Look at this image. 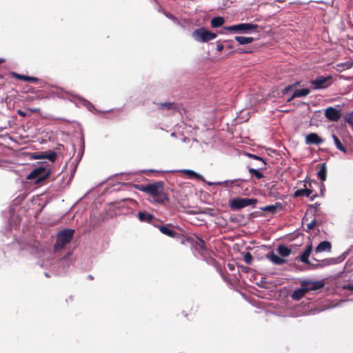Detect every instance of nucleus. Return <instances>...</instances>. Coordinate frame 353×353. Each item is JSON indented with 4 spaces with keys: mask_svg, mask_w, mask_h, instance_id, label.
Returning <instances> with one entry per match:
<instances>
[{
    "mask_svg": "<svg viewBox=\"0 0 353 353\" xmlns=\"http://www.w3.org/2000/svg\"><path fill=\"white\" fill-rule=\"evenodd\" d=\"M14 76L17 79H22L26 81L35 82L37 80V79L34 78V77L23 76V75H21V74H14Z\"/></svg>",
    "mask_w": 353,
    "mask_h": 353,
    "instance_id": "obj_24",
    "label": "nucleus"
},
{
    "mask_svg": "<svg viewBox=\"0 0 353 353\" xmlns=\"http://www.w3.org/2000/svg\"><path fill=\"white\" fill-rule=\"evenodd\" d=\"M224 23V19L221 17H214L211 20V26L213 28L221 26Z\"/></svg>",
    "mask_w": 353,
    "mask_h": 353,
    "instance_id": "obj_17",
    "label": "nucleus"
},
{
    "mask_svg": "<svg viewBox=\"0 0 353 353\" xmlns=\"http://www.w3.org/2000/svg\"><path fill=\"white\" fill-rule=\"evenodd\" d=\"M330 78L325 77H319L311 81V84L314 89H322L327 87V81Z\"/></svg>",
    "mask_w": 353,
    "mask_h": 353,
    "instance_id": "obj_9",
    "label": "nucleus"
},
{
    "mask_svg": "<svg viewBox=\"0 0 353 353\" xmlns=\"http://www.w3.org/2000/svg\"><path fill=\"white\" fill-rule=\"evenodd\" d=\"M294 85H290L283 90V93L288 92Z\"/></svg>",
    "mask_w": 353,
    "mask_h": 353,
    "instance_id": "obj_33",
    "label": "nucleus"
},
{
    "mask_svg": "<svg viewBox=\"0 0 353 353\" xmlns=\"http://www.w3.org/2000/svg\"><path fill=\"white\" fill-rule=\"evenodd\" d=\"M182 172L183 173H185L186 175H188V176H190V177H194V178H196V179H203V176L201 174L195 172L193 170H182Z\"/></svg>",
    "mask_w": 353,
    "mask_h": 353,
    "instance_id": "obj_21",
    "label": "nucleus"
},
{
    "mask_svg": "<svg viewBox=\"0 0 353 353\" xmlns=\"http://www.w3.org/2000/svg\"><path fill=\"white\" fill-rule=\"evenodd\" d=\"M48 159H49L51 161H54L56 159V154L54 153H52L48 156L46 157Z\"/></svg>",
    "mask_w": 353,
    "mask_h": 353,
    "instance_id": "obj_29",
    "label": "nucleus"
},
{
    "mask_svg": "<svg viewBox=\"0 0 353 353\" xmlns=\"http://www.w3.org/2000/svg\"><path fill=\"white\" fill-rule=\"evenodd\" d=\"M193 38L199 42H207L216 37V34L203 28L194 30L192 33Z\"/></svg>",
    "mask_w": 353,
    "mask_h": 353,
    "instance_id": "obj_5",
    "label": "nucleus"
},
{
    "mask_svg": "<svg viewBox=\"0 0 353 353\" xmlns=\"http://www.w3.org/2000/svg\"><path fill=\"white\" fill-rule=\"evenodd\" d=\"M159 230L164 234L169 236H174L175 232L167 226H160Z\"/></svg>",
    "mask_w": 353,
    "mask_h": 353,
    "instance_id": "obj_22",
    "label": "nucleus"
},
{
    "mask_svg": "<svg viewBox=\"0 0 353 353\" xmlns=\"http://www.w3.org/2000/svg\"><path fill=\"white\" fill-rule=\"evenodd\" d=\"M316 225V221L315 220H313L310 223L307 225V231H310L313 230L315 226Z\"/></svg>",
    "mask_w": 353,
    "mask_h": 353,
    "instance_id": "obj_28",
    "label": "nucleus"
},
{
    "mask_svg": "<svg viewBox=\"0 0 353 353\" xmlns=\"http://www.w3.org/2000/svg\"><path fill=\"white\" fill-rule=\"evenodd\" d=\"M223 45H221V44H218V45L216 46V50H217L218 51L221 52V51H222V50H223Z\"/></svg>",
    "mask_w": 353,
    "mask_h": 353,
    "instance_id": "obj_32",
    "label": "nucleus"
},
{
    "mask_svg": "<svg viewBox=\"0 0 353 353\" xmlns=\"http://www.w3.org/2000/svg\"><path fill=\"white\" fill-rule=\"evenodd\" d=\"M18 113L19 114L21 115V116H25V113L23 112H22L21 110H19L18 111Z\"/></svg>",
    "mask_w": 353,
    "mask_h": 353,
    "instance_id": "obj_35",
    "label": "nucleus"
},
{
    "mask_svg": "<svg viewBox=\"0 0 353 353\" xmlns=\"http://www.w3.org/2000/svg\"><path fill=\"white\" fill-rule=\"evenodd\" d=\"M136 188L150 195L149 201L151 203L163 204L168 201V195L164 192L161 182L150 183L146 185H137Z\"/></svg>",
    "mask_w": 353,
    "mask_h": 353,
    "instance_id": "obj_1",
    "label": "nucleus"
},
{
    "mask_svg": "<svg viewBox=\"0 0 353 353\" xmlns=\"http://www.w3.org/2000/svg\"><path fill=\"white\" fill-rule=\"evenodd\" d=\"M345 120L350 125H353V112L349 113L346 115Z\"/></svg>",
    "mask_w": 353,
    "mask_h": 353,
    "instance_id": "obj_27",
    "label": "nucleus"
},
{
    "mask_svg": "<svg viewBox=\"0 0 353 353\" xmlns=\"http://www.w3.org/2000/svg\"><path fill=\"white\" fill-rule=\"evenodd\" d=\"M230 270H232L233 265H228Z\"/></svg>",
    "mask_w": 353,
    "mask_h": 353,
    "instance_id": "obj_37",
    "label": "nucleus"
},
{
    "mask_svg": "<svg viewBox=\"0 0 353 353\" xmlns=\"http://www.w3.org/2000/svg\"><path fill=\"white\" fill-rule=\"evenodd\" d=\"M243 259H244V261H245V262L246 263L250 264L252 263V256L250 253L247 252L244 255Z\"/></svg>",
    "mask_w": 353,
    "mask_h": 353,
    "instance_id": "obj_26",
    "label": "nucleus"
},
{
    "mask_svg": "<svg viewBox=\"0 0 353 353\" xmlns=\"http://www.w3.org/2000/svg\"><path fill=\"white\" fill-rule=\"evenodd\" d=\"M249 172L251 174H254L257 179H261L263 177L262 173L257 170H255L254 168H250Z\"/></svg>",
    "mask_w": 353,
    "mask_h": 353,
    "instance_id": "obj_25",
    "label": "nucleus"
},
{
    "mask_svg": "<svg viewBox=\"0 0 353 353\" xmlns=\"http://www.w3.org/2000/svg\"><path fill=\"white\" fill-rule=\"evenodd\" d=\"M352 63H346L345 64H343V69H347L350 68L352 66Z\"/></svg>",
    "mask_w": 353,
    "mask_h": 353,
    "instance_id": "obj_30",
    "label": "nucleus"
},
{
    "mask_svg": "<svg viewBox=\"0 0 353 353\" xmlns=\"http://www.w3.org/2000/svg\"><path fill=\"white\" fill-rule=\"evenodd\" d=\"M139 219L142 221L150 222L153 216L152 214L144 212H140L138 214Z\"/></svg>",
    "mask_w": 353,
    "mask_h": 353,
    "instance_id": "obj_18",
    "label": "nucleus"
},
{
    "mask_svg": "<svg viewBox=\"0 0 353 353\" xmlns=\"http://www.w3.org/2000/svg\"><path fill=\"white\" fill-rule=\"evenodd\" d=\"M307 144H320L323 142V139L320 138L316 133H310L305 137Z\"/></svg>",
    "mask_w": 353,
    "mask_h": 353,
    "instance_id": "obj_10",
    "label": "nucleus"
},
{
    "mask_svg": "<svg viewBox=\"0 0 353 353\" xmlns=\"http://www.w3.org/2000/svg\"><path fill=\"white\" fill-rule=\"evenodd\" d=\"M310 92V90L308 88L296 90L292 96L288 100L290 102L293 98L295 97H302L307 96Z\"/></svg>",
    "mask_w": 353,
    "mask_h": 353,
    "instance_id": "obj_14",
    "label": "nucleus"
},
{
    "mask_svg": "<svg viewBox=\"0 0 353 353\" xmlns=\"http://www.w3.org/2000/svg\"><path fill=\"white\" fill-rule=\"evenodd\" d=\"M331 243L329 241H325L319 244L315 250V255L323 252H330L331 251Z\"/></svg>",
    "mask_w": 353,
    "mask_h": 353,
    "instance_id": "obj_11",
    "label": "nucleus"
},
{
    "mask_svg": "<svg viewBox=\"0 0 353 353\" xmlns=\"http://www.w3.org/2000/svg\"><path fill=\"white\" fill-rule=\"evenodd\" d=\"M2 62H3V59H0V64H1Z\"/></svg>",
    "mask_w": 353,
    "mask_h": 353,
    "instance_id": "obj_38",
    "label": "nucleus"
},
{
    "mask_svg": "<svg viewBox=\"0 0 353 353\" xmlns=\"http://www.w3.org/2000/svg\"><path fill=\"white\" fill-rule=\"evenodd\" d=\"M332 139L334 140L336 148L340 151L343 152V153H346L347 150L341 144L339 139L334 134H332Z\"/></svg>",
    "mask_w": 353,
    "mask_h": 353,
    "instance_id": "obj_20",
    "label": "nucleus"
},
{
    "mask_svg": "<svg viewBox=\"0 0 353 353\" xmlns=\"http://www.w3.org/2000/svg\"><path fill=\"white\" fill-rule=\"evenodd\" d=\"M256 201L255 199L236 198L230 201V206L232 209L239 210L249 205H254Z\"/></svg>",
    "mask_w": 353,
    "mask_h": 353,
    "instance_id": "obj_6",
    "label": "nucleus"
},
{
    "mask_svg": "<svg viewBox=\"0 0 353 353\" xmlns=\"http://www.w3.org/2000/svg\"><path fill=\"white\" fill-rule=\"evenodd\" d=\"M273 209H274V207H273V206H268L265 208V210H272Z\"/></svg>",
    "mask_w": 353,
    "mask_h": 353,
    "instance_id": "obj_34",
    "label": "nucleus"
},
{
    "mask_svg": "<svg viewBox=\"0 0 353 353\" xmlns=\"http://www.w3.org/2000/svg\"><path fill=\"white\" fill-rule=\"evenodd\" d=\"M253 157H254V159L261 160V159L260 157H256V156H253Z\"/></svg>",
    "mask_w": 353,
    "mask_h": 353,
    "instance_id": "obj_36",
    "label": "nucleus"
},
{
    "mask_svg": "<svg viewBox=\"0 0 353 353\" xmlns=\"http://www.w3.org/2000/svg\"><path fill=\"white\" fill-rule=\"evenodd\" d=\"M312 251V245L310 244L307 246L305 251L300 256V260L307 264H310L309 256Z\"/></svg>",
    "mask_w": 353,
    "mask_h": 353,
    "instance_id": "obj_12",
    "label": "nucleus"
},
{
    "mask_svg": "<svg viewBox=\"0 0 353 353\" xmlns=\"http://www.w3.org/2000/svg\"><path fill=\"white\" fill-rule=\"evenodd\" d=\"M50 174L49 170L44 167H39L33 170L28 176L27 179H34L36 183H39L46 179Z\"/></svg>",
    "mask_w": 353,
    "mask_h": 353,
    "instance_id": "obj_7",
    "label": "nucleus"
},
{
    "mask_svg": "<svg viewBox=\"0 0 353 353\" xmlns=\"http://www.w3.org/2000/svg\"><path fill=\"white\" fill-rule=\"evenodd\" d=\"M322 287V284L319 283H313L310 281H303L301 284V288L295 290L292 296L295 300L301 299L307 292L310 290H315Z\"/></svg>",
    "mask_w": 353,
    "mask_h": 353,
    "instance_id": "obj_2",
    "label": "nucleus"
},
{
    "mask_svg": "<svg viewBox=\"0 0 353 353\" xmlns=\"http://www.w3.org/2000/svg\"><path fill=\"white\" fill-rule=\"evenodd\" d=\"M325 116L331 121H337L341 117L340 110L329 107L325 110Z\"/></svg>",
    "mask_w": 353,
    "mask_h": 353,
    "instance_id": "obj_8",
    "label": "nucleus"
},
{
    "mask_svg": "<svg viewBox=\"0 0 353 353\" xmlns=\"http://www.w3.org/2000/svg\"><path fill=\"white\" fill-rule=\"evenodd\" d=\"M312 191L308 188H301L297 190L294 194L296 196H307L309 197L311 196Z\"/></svg>",
    "mask_w": 353,
    "mask_h": 353,
    "instance_id": "obj_15",
    "label": "nucleus"
},
{
    "mask_svg": "<svg viewBox=\"0 0 353 353\" xmlns=\"http://www.w3.org/2000/svg\"><path fill=\"white\" fill-rule=\"evenodd\" d=\"M313 259H314V260L318 261V259H317L316 257H313Z\"/></svg>",
    "mask_w": 353,
    "mask_h": 353,
    "instance_id": "obj_39",
    "label": "nucleus"
},
{
    "mask_svg": "<svg viewBox=\"0 0 353 353\" xmlns=\"http://www.w3.org/2000/svg\"><path fill=\"white\" fill-rule=\"evenodd\" d=\"M267 259L271 261L274 264L281 265L285 262V260L280 257L274 252H270L267 254Z\"/></svg>",
    "mask_w": 353,
    "mask_h": 353,
    "instance_id": "obj_13",
    "label": "nucleus"
},
{
    "mask_svg": "<svg viewBox=\"0 0 353 353\" xmlns=\"http://www.w3.org/2000/svg\"><path fill=\"white\" fill-rule=\"evenodd\" d=\"M73 233V230H65L61 232L57 236V241L54 245V250L58 251L63 249L65 244L69 243L72 239Z\"/></svg>",
    "mask_w": 353,
    "mask_h": 353,
    "instance_id": "obj_4",
    "label": "nucleus"
},
{
    "mask_svg": "<svg viewBox=\"0 0 353 353\" xmlns=\"http://www.w3.org/2000/svg\"><path fill=\"white\" fill-rule=\"evenodd\" d=\"M318 176L322 181H325L326 179V167L325 164H323L321 169L318 171Z\"/></svg>",
    "mask_w": 353,
    "mask_h": 353,
    "instance_id": "obj_23",
    "label": "nucleus"
},
{
    "mask_svg": "<svg viewBox=\"0 0 353 353\" xmlns=\"http://www.w3.org/2000/svg\"><path fill=\"white\" fill-rule=\"evenodd\" d=\"M258 25L252 23H239L234 26L225 27V30L235 33L248 34L255 30L258 28Z\"/></svg>",
    "mask_w": 353,
    "mask_h": 353,
    "instance_id": "obj_3",
    "label": "nucleus"
},
{
    "mask_svg": "<svg viewBox=\"0 0 353 353\" xmlns=\"http://www.w3.org/2000/svg\"><path fill=\"white\" fill-rule=\"evenodd\" d=\"M277 250L279 254L283 257L288 256L291 253V250L284 245H279Z\"/></svg>",
    "mask_w": 353,
    "mask_h": 353,
    "instance_id": "obj_19",
    "label": "nucleus"
},
{
    "mask_svg": "<svg viewBox=\"0 0 353 353\" xmlns=\"http://www.w3.org/2000/svg\"><path fill=\"white\" fill-rule=\"evenodd\" d=\"M162 108H167L168 109L171 108V106L172 105L171 103H164L161 105Z\"/></svg>",
    "mask_w": 353,
    "mask_h": 353,
    "instance_id": "obj_31",
    "label": "nucleus"
},
{
    "mask_svg": "<svg viewBox=\"0 0 353 353\" xmlns=\"http://www.w3.org/2000/svg\"><path fill=\"white\" fill-rule=\"evenodd\" d=\"M235 40L241 45H245L252 43L254 41L252 37H236Z\"/></svg>",
    "mask_w": 353,
    "mask_h": 353,
    "instance_id": "obj_16",
    "label": "nucleus"
}]
</instances>
